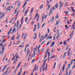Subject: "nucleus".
I'll return each mask as SVG.
<instances>
[{"label": "nucleus", "mask_w": 75, "mask_h": 75, "mask_svg": "<svg viewBox=\"0 0 75 75\" xmlns=\"http://www.w3.org/2000/svg\"><path fill=\"white\" fill-rule=\"evenodd\" d=\"M35 37H34V38H37V33H35Z\"/></svg>", "instance_id": "30"}, {"label": "nucleus", "mask_w": 75, "mask_h": 75, "mask_svg": "<svg viewBox=\"0 0 75 75\" xmlns=\"http://www.w3.org/2000/svg\"><path fill=\"white\" fill-rule=\"evenodd\" d=\"M67 23H68V24H70V23H69V20L67 21Z\"/></svg>", "instance_id": "55"}, {"label": "nucleus", "mask_w": 75, "mask_h": 75, "mask_svg": "<svg viewBox=\"0 0 75 75\" xmlns=\"http://www.w3.org/2000/svg\"><path fill=\"white\" fill-rule=\"evenodd\" d=\"M36 67H37V65H35L34 69H35V71H37L38 69V68H39V66H38L36 68Z\"/></svg>", "instance_id": "6"}, {"label": "nucleus", "mask_w": 75, "mask_h": 75, "mask_svg": "<svg viewBox=\"0 0 75 75\" xmlns=\"http://www.w3.org/2000/svg\"><path fill=\"white\" fill-rule=\"evenodd\" d=\"M14 37H15V35H13L12 38H11V41L12 40H14Z\"/></svg>", "instance_id": "15"}, {"label": "nucleus", "mask_w": 75, "mask_h": 75, "mask_svg": "<svg viewBox=\"0 0 75 75\" xmlns=\"http://www.w3.org/2000/svg\"><path fill=\"white\" fill-rule=\"evenodd\" d=\"M52 9V10H53V11H55V8H54V7H53Z\"/></svg>", "instance_id": "41"}, {"label": "nucleus", "mask_w": 75, "mask_h": 75, "mask_svg": "<svg viewBox=\"0 0 75 75\" xmlns=\"http://www.w3.org/2000/svg\"><path fill=\"white\" fill-rule=\"evenodd\" d=\"M14 18L13 17V18H12L11 20L10 21V23H11V22H12V21H13V20H14Z\"/></svg>", "instance_id": "24"}, {"label": "nucleus", "mask_w": 75, "mask_h": 75, "mask_svg": "<svg viewBox=\"0 0 75 75\" xmlns=\"http://www.w3.org/2000/svg\"><path fill=\"white\" fill-rule=\"evenodd\" d=\"M46 4H50V1H47V2L46 3Z\"/></svg>", "instance_id": "62"}, {"label": "nucleus", "mask_w": 75, "mask_h": 75, "mask_svg": "<svg viewBox=\"0 0 75 75\" xmlns=\"http://www.w3.org/2000/svg\"><path fill=\"white\" fill-rule=\"evenodd\" d=\"M30 50L29 49V48H28L27 50V55L28 56V54L30 53Z\"/></svg>", "instance_id": "3"}, {"label": "nucleus", "mask_w": 75, "mask_h": 75, "mask_svg": "<svg viewBox=\"0 0 75 75\" xmlns=\"http://www.w3.org/2000/svg\"><path fill=\"white\" fill-rule=\"evenodd\" d=\"M40 50H38V51L37 53V55H38V54H40Z\"/></svg>", "instance_id": "31"}, {"label": "nucleus", "mask_w": 75, "mask_h": 75, "mask_svg": "<svg viewBox=\"0 0 75 75\" xmlns=\"http://www.w3.org/2000/svg\"><path fill=\"white\" fill-rule=\"evenodd\" d=\"M26 4H27V3H25L23 5V7H25V5H26Z\"/></svg>", "instance_id": "37"}, {"label": "nucleus", "mask_w": 75, "mask_h": 75, "mask_svg": "<svg viewBox=\"0 0 75 75\" xmlns=\"http://www.w3.org/2000/svg\"><path fill=\"white\" fill-rule=\"evenodd\" d=\"M45 25V23H44L43 24V25H42V28H43L44 27Z\"/></svg>", "instance_id": "32"}, {"label": "nucleus", "mask_w": 75, "mask_h": 75, "mask_svg": "<svg viewBox=\"0 0 75 75\" xmlns=\"http://www.w3.org/2000/svg\"><path fill=\"white\" fill-rule=\"evenodd\" d=\"M73 61H74V59L72 58L71 62V65H72V64Z\"/></svg>", "instance_id": "19"}, {"label": "nucleus", "mask_w": 75, "mask_h": 75, "mask_svg": "<svg viewBox=\"0 0 75 75\" xmlns=\"http://www.w3.org/2000/svg\"><path fill=\"white\" fill-rule=\"evenodd\" d=\"M18 61V59H15L14 60V61L13 62V65H15V64H16V62H17V61Z\"/></svg>", "instance_id": "4"}, {"label": "nucleus", "mask_w": 75, "mask_h": 75, "mask_svg": "<svg viewBox=\"0 0 75 75\" xmlns=\"http://www.w3.org/2000/svg\"><path fill=\"white\" fill-rule=\"evenodd\" d=\"M64 70H65V65H64L62 67L63 72H64Z\"/></svg>", "instance_id": "18"}, {"label": "nucleus", "mask_w": 75, "mask_h": 75, "mask_svg": "<svg viewBox=\"0 0 75 75\" xmlns=\"http://www.w3.org/2000/svg\"><path fill=\"white\" fill-rule=\"evenodd\" d=\"M26 71H25L24 72V73H23V75H25V73H26Z\"/></svg>", "instance_id": "64"}, {"label": "nucleus", "mask_w": 75, "mask_h": 75, "mask_svg": "<svg viewBox=\"0 0 75 75\" xmlns=\"http://www.w3.org/2000/svg\"><path fill=\"white\" fill-rule=\"evenodd\" d=\"M45 42V41H44L43 42H42L41 43V45H42L43 44H44V42Z\"/></svg>", "instance_id": "44"}, {"label": "nucleus", "mask_w": 75, "mask_h": 75, "mask_svg": "<svg viewBox=\"0 0 75 75\" xmlns=\"http://www.w3.org/2000/svg\"><path fill=\"white\" fill-rule=\"evenodd\" d=\"M70 64H69L68 65V69H69V68H70Z\"/></svg>", "instance_id": "28"}, {"label": "nucleus", "mask_w": 75, "mask_h": 75, "mask_svg": "<svg viewBox=\"0 0 75 75\" xmlns=\"http://www.w3.org/2000/svg\"><path fill=\"white\" fill-rule=\"evenodd\" d=\"M61 63H60L59 64V65L58 66V68H60V67H61Z\"/></svg>", "instance_id": "36"}, {"label": "nucleus", "mask_w": 75, "mask_h": 75, "mask_svg": "<svg viewBox=\"0 0 75 75\" xmlns=\"http://www.w3.org/2000/svg\"><path fill=\"white\" fill-rule=\"evenodd\" d=\"M40 23H39V22H38V29L40 28Z\"/></svg>", "instance_id": "16"}, {"label": "nucleus", "mask_w": 75, "mask_h": 75, "mask_svg": "<svg viewBox=\"0 0 75 75\" xmlns=\"http://www.w3.org/2000/svg\"><path fill=\"white\" fill-rule=\"evenodd\" d=\"M52 9H51L50 10V13H52Z\"/></svg>", "instance_id": "45"}, {"label": "nucleus", "mask_w": 75, "mask_h": 75, "mask_svg": "<svg viewBox=\"0 0 75 75\" xmlns=\"http://www.w3.org/2000/svg\"><path fill=\"white\" fill-rule=\"evenodd\" d=\"M39 18H40V17H39V16H38L37 17V21H38L39 20Z\"/></svg>", "instance_id": "23"}, {"label": "nucleus", "mask_w": 75, "mask_h": 75, "mask_svg": "<svg viewBox=\"0 0 75 75\" xmlns=\"http://www.w3.org/2000/svg\"><path fill=\"white\" fill-rule=\"evenodd\" d=\"M69 74H71V69L70 70L69 72Z\"/></svg>", "instance_id": "60"}, {"label": "nucleus", "mask_w": 75, "mask_h": 75, "mask_svg": "<svg viewBox=\"0 0 75 75\" xmlns=\"http://www.w3.org/2000/svg\"><path fill=\"white\" fill-rule=\"evenodd\" d=\"M5 58H6V56H4V58H3V59L2 60V61L3 62L4 61Z\"/></svg>", "instance_id": "50"}, {"label": "nucleus", "mask_w": 75, "mask_h": 75, "mask_svg": "<svg viewBox=\"0 0 75 75\" xmlns=\"http://www.w3.org/2000/svg\"><path fill=\"white\" fill-rule=\"evenodd\" d=\"M47 35H48V34H46L45 35L44 37V39H45V38H46V37H47Z\"/></svg>", "instance_id": "33"}, {"label": "nucleus", "mask_w": 75, "mask_h": 75, "mask_svg": "<svg viewBox=\"0 0 75 75\" xmlns=\"http://www.w3.org/2000/svg\"><path fill=\"white\" fill-rule=\"evenodd\" d=\"M47 30L48 31V33H49L50 32V29H49V28H47Z\"/></svg>", "instance_id": "43"}, {"label": "nucleus", "mask_w": 75, "mask_h": 75, "mask_svg": "<svg viewBox=\"0 0 75 75\" xmlns=\"http://www.w3.org/2000/svg\"><path fill=\"white\" fill-rule=\"evenodd\" d=\"M27 51V48L25 47V50H24V52L25 53Z\"/></svg>", "instance_id": "40"}, {"label": "nucleus", "mask_w": 75, "mask_h": 75, "mask_svg": "<svg viewBox=\"0 0 75 75\" xmlns=\"http://www.w3.org/2000/svg\"><path fill=\"white\" fill-rule=\"evenodd\" d=\"M53 38H54L53 41H54L55 40V35H54V37Z\"/></svg>", "instance_id": "54"}, {"label": "nucleus", "mask_w": 75, "mask_h": 75, "mask_svg": "<svg viewBox=\"0 0 75 75\" xmlns=\"http://www.w3.org/2000/svg\"><path fill=\"white\" fill-rule=\"evenodd\" d=\"M65 55H66V52H64V54L63 56V57L64 58H65Z\"/></svg>", "instance_id": "26"}, {"label": "nucleus", "mask_w": 75, "mask_h": 75, "mask_svg": "<svg viewBox=\"0 0 75 75\" xmlns=\"http://www.w3.org/2000/svg\"><path fill=\"white\" fill-rule=\"evenodd\" d=\"M17 25V23H15L14 26V27H16V25Z\"/></svg>", "instance_id": "59"}, {"label": "nucleus", "mask_w": 75, "mask_h": 75, "mask_svg": "<svg viewBox=\"0 0 75 75\" xmlns=\"http://www.w3.org/2000/svg\"><path fill=\"white\" fill-rule=\"evenodd\" d=\"M9 68H10V67H9L6 69V71L4 73L5 74H7V73L8 72Z\"/></svg>", "instance_id": "5"}, {"label": "nucleus", "mask_w": 75, "mask_h": 75, "mask_svg": "<svg viewBox=\"0 0 75 75\" xmlns=\"http://www.w3.org/2000/svg\"><path fill=\"white\" fill-rule=\"evenodd\" d=\"M58 3H57V4L55 6V7L56 8H58V4H57Z\"/></svg>", "instance_id": "38"}, {"label": "nucleus", "mask_w": 75, "mask_h": 75, "mask_svg": "<svg viewBox=\"0 0 75 75\" xmlns=\"http://www.w3.org/2000/svg\"><path fill=\"white\" fill-rule=\"evenodd\" d=\"M56 62L54 63V66L53 67V69H55V66L56 65Z\"/></svg>", "instance_id": "25"}, {"label": "nucleus", "mask_w": 75, "mask_h": 75, "mask_svg": "<svg viewBox=\"0 0 75 75\" xmlns=\"http://www.w3.org/2000/svg\"><path fill=\"white\" fill-rule=\"evenodd\" d=\"M55 57V55H53L52 57H50V59H52L54 57Z\"/></svg>", "instance_id": "39"}, {"label": "nucleus", "mask_w": 75, "mask_h": 75, "mask_svg": "<svg viewBox=\"0 0 75 75\" xmlns=\"http://www.w3.org/2000/svg\"><path fill=\"white\" fill-rule=\"evenodd\" d=\"M67 43V41L65 40L63 42L64 44V45H65V43Z\"/></svg>", "instance_id": "48"}, {"label": "nucleus", "mask_w": 75, "mask_h": 75, "mask_svg": "<svg viewBox=\"0 0 75 75\" xmlns=\"http://www.w3.org/2000/svg\"><path fill=\"white\" fill-rule=\"evenodd\" d=\"M71 52H67V55L68 56H69V55H71Z\"/></svg>", "instance_id": "14"}, {"label": "nucleus", "mask_w": 75, "mask_h": 75, "mask_svg": "<svg viewBox=\"0 0 75 75\" xmlns=\"http://www.w3.org/2000/svg\"><path fill=\"white\" fill-rule=\"evenodd\" d=\"M19 38H20V35H18L17 37V38H18V39Z\"/></svg>", "instance_id": "53"}, {"label": "nucleus", "mask_w": 75, "mask_h": 75, "mask_svg": "<svg viewBox=\"0 0 75 75\" xmlns=\"http://www.w3.org/2000/svg\"><path fill=\"white\" fill-rule=\"evenodd\" d=\"M4 50H5V48L4 47L3 48L2 52H4Z\"/></svg>", "instance_id": "42"}, {"label": "nucleus", "mask_w": 75, "mask_h": 75, "mask_svg": "<svg viewBox=\"0 0 75 75\" xmlns=\"http://www.w3.org/2000/svg\"><path fill=\"white\" fill-rule=\"evenodd\" d=\"M55 44V42H53L51 44V47H53L54 45Z\"/></svg>", "instance_id": "21"}, {"label": "nucleus", "mask_w": 75, "mask_h": 75, "mask_svg": "<svg viewBox=\"0 0 75 75\" xmlns=\"http://www.w3.org/2000/svg\"><path fill=\"white\" fill-rule=\"evenodd\" d=\"M21 62L19 63L18 64V66L16 67V68L15 69V71H17V69L19 67H20V65H21Z\"/></svg>", "instance_id": "2"}, {"label": "nucleus", "mask_w": 75, "mask_h": 75, "mask_svg": "<svg viewBox=\"0 0 75 75\" xmlns=\"http://www.w3.org/2000/svg\"><path fill=\"white\" fill-rule=\"evenodd\" d=\"M6 37V36H3L2 37V39H3V40H4V38H5Z\"/></svg>", "instance_id": "52"}, {"label": "nucleus", "mask_w": 75, "mask_h": 75, "mask_svg": "<svg viewBox=\"0 0 75 75\" xmlns=\"http://www.w3.org/2000/svg\"><path fill=\"white\" fill-rule=\"evenodd\" d=\"M20 3L21 2H19L18 4V7H20Z\"/></svg>", "instance_id": "56"}, {"label": "nucleus", "mask_w": 75, "mask_h": 75, "mask_svg": "<svg viewBox=\"0 0 75 75\" xmlns=\"http://www.w3.org/2000/svg\"><path fill=\"white\" fill-rule=\"evenodd\" d=\"M7 65H6V66H5L3 68V70H5L6 69V68H7Z\"/></svg>", "instance_id": "20"}, {"label": "nucleus", "mask_w": 75, "mask_h": 75, "mask_svg": "<svg viewBox=\"0 0 75 75\" xmlns=\"http://www.w3.org/2000/svg\"><path fill=\"white\" fill-rule=\"evenodd\" d=\"M45 62L42 65V66H41V68H43L45 66Z\"/></svg>", "instance_id": "13"}, {"label": "nucleus", "mask_w": 75, "mask_h": 75, "mask_svg": "<svg viewBox=\"0 0 75 75\" xmlns=\"http://www.w3.org/2000/svg\"><path fill=\"white\" fill-rule=\"evenodd\" d=\"M35 55V52H34L33 54V57H34Z\"/></svg>", "instance_id": "27"}, {"label": "nucleus", "mask_w": 75, "mask_h": 75, "mask_svg": "<svg viewBox=\"0 0 75 75\" xmlns=\"http://www.w3.org/2000/svg\"><path fill=\"white\" fill-rule=\"evenodd\" d=\"M59 24V22H58V21H56V24H55V25H58Z\"/></svg>", "instance_id": "17"}, {"label": "nucleus", "mask_w": 75, "mask_h": 75, "mask_svg": "<svg viewBox=\"0 0 75 75\" xmlns=\"http://www.w3.org/2000/svg\"><path fill=\"white\" fill-rule=\"evenodd\" d=\"M59 16H58V14H57V16L55 17L56 18H58Z\"/></svg>", "instance_id": "29"}, {"label": "nucleus", "mask_w": 75, "mask_h": 75, "mask_svg": "<svg viewBox=\"0 0 75 75\" xmlns=\"http://www.w3.org/2000/svg\"><path fill=\"white\" fill-rule=\"evenodd\" d=\"M19 21H18V20H17V24L16 25V27H18V24H19Z\"/></svg>", "instance_id": "22"}, {"label": "nucleus", "mask_w": 75, "mask_h": 75, "mask_svg": "<svg viewBox=\"0 0 75 75\" xmlns=\"http://www.w3.org/2000/svg\"><path fill=\"white\" fill-rule=\"evenodd\" d=\"M17 9H15V14H16V13H17Z\"/></svg>", "instance_id": "46"}, {"label": "nucleus", "mask_w": 75, "mask_h": 75, "mask_svg": "<svg viewBox=\"0 0 75 75\" xmlns=\"http://www.w3.org/2000/svg\"><path fill=\"white\" fill-rule=\"evenodd\" d=\"M65 27H66V28L65 29L66 30H67V29H68V26H67V25H66L65 26Z\"/></svg>", "instance_id": "51"}, {"label": "nucleus", "mask_w": 75, "mask_h": 75, "mask_svg": "<svg viewBox=\"0 0 75 75\" xmlns=\"http://www.w3.org/2000/svg\"><path fill=\"white\" fill-rule=\"evenodd\" d=\"M68 49V45L67 46V47L65 49V51H67Z\"/></svg>", "instance_id": "34"}, {"label": "nucleus", "mask_w": 75, "mask_h": 75, "mask_svg": "<svg viewBox=\"0 0 75 75\" xmlns=\"http://www.w3.org/2000/svg\"><path fill=\"white\" fill-rule=\"evenodd\" d=\"M16 32L17 31V30H16V28H14L13 30H12V33L13 34L14 33V32Z\"/></svg>", "instance_id": "8"}, {"label": "nucleus", "mask_w": 75, "mask_h": 75, "mask_svg": "<svg viewBox=\"0 0 75 75\" xmlns=\"http://www.w3.org/2000/svg\"><path fill=\"white\" fill-rule=\"evenodd\" d=\"M12 27H11V28L10 29L9 31H8V35H9V34H10V32L12 30Z\"/></svg>", "instance_id": "7"}, {"label": "nucleus", "mask_w": 75, "mask_h": 75, "mask_svg": "<svg viewBox=\"0 0 75 75\" xmlns=\"http://www.w3.org/2000/svg\"><path fill=\"white\" fill-rule=\"evenodd\" d=\"M54 48H53L52 50V52H54Z\"/></svg>", "instance_id": "61"}, {"label": "nucleus", "mask_w": 75, "mask_h": 75, "mask_svg": "<svg viewBox=\"0 0 75 75\" xmlns=\"http://www.w3.org/2000/svg\"><path fill=\"white\" fill-rule=\"evenodd\" d=\"M36 27H37V25H34V29L33 30L34 32L35 31V30H36Z\"/></svg>", "instance_id": "12"}, {"label": "nucleus", "mask_w": 75, "mask_h": 75, "mask_svg": "<svg viewBox=\"0 0 75 75\" xmlns=\"http://www.w3.org/2000/svg\"><path fill=\"white\" fill-rule=\"evenodd\" d=\"M62 7V6L61 5H60V6L59 7V10H61V7Z\"/></svg>", "instance_id": "63"}, {"label": "nucleus", "mask_w": 75, "mask_h": 75, "mask_svg": "<svg viewBox=\"0 0 75 75\" xmlns=\"http://www.w3.org/2000/svg\"><path fill=\"white\" fill-rule=\"evenodd\" d=\"M74 31H73V32H71V33H70V37H72V36H73V34H74Z\"/></svg>", "instance_id": "10"}, {"label": "nucleus", "mask_w": 75, "mask_h": 75, "mask_svg": "<svg viewBox=\"0 0 75 75\" xmlns=\"http://www.w3.org/2000/svg\"><path fill=\"white\" fill-rule=\"evenodd\" d=\"M50 8V5H49L47 7L48 10H49V8Z\"/></svg>", "instance_id": "57"}, {"label": "nucleus", "mask_w": 75, "mask_h": 75, "mask_svg": "<svg viewBox=\"0 0 75 75\" xmlns=\"http://www.w3.org/2000/svg\"><path fill=\"white\" fill-rule=\"evenodd\" d=\"M44 17H45V15H43L42 16V22H43V21H44Z\"/></svg>", "instance_id": "11"}, {"label": "nucleus", "mask_w": 75, "mask_h": 75, "mask_svg": "<svg viewBox=\"0 0 75 75\" xmlns=\"http://www.w3.org/2000/svg\"><path fill=\"white\" fill-rule=\"evenodd\" d=\"M5 42V40H4L2 41V44H4V42Z\"/></svg>", "instance_id": "35"}, {"label": "nucleus", "mask_w": 75, "mask_h": 75, "mask_svg": "<svg viewBox=\"0 0 75 75\" xmlns=\"http://www.w3.org/2000/svg\"><path fill=\"white\" fill-rule=\"evenodd\" d=\"M23 37H24V40H25V39H26V38L27 37V33H24L22 35V37L23 38Z\"/></svg>", "instance_id": "1"}, {"label": "nucleus", "mask_w": 75, "mask_h": 75, "mask_svg": "<svg viewBox=\"0 0 75 75\" xmlns=\"http://www.w3.org/2000/svg\"><path fill=\"white\" fill-rule=\"evenodd\" d=\"M42 40H44V35H42V39L41 38H40V41H39V42H41V41H42Z\"/></svg>", "instance_id": "9"}, {"label": "nucleus", "mask_w": 75, "mask_h": 75, "mask_svg": "<svg viewBox=\"0 0 75 75\" xmlns=\"http://www.w3.org/2000/svg\"><path fill=\"white\" fill-rule=\"evenodd\" d=\"M35 61V59H33L32 61V63H33V62H34Z\"/></svg>", "instance_id": "58"}, {"label": "nucleus", "mask_w": 75, "mask_h": 75, "mask_svg": "<svg viewBox=\"0 0 75 75\" xmlns=\"http://www.w3.org/2000/svg\"><path fill=\"white\" fill-rule=\"evenodd\" d=\"M47 54L48 55V57H49L50 56V52H48Z\"/></svg>", "instance_id": "47"}, {"label": "nucleus", "mask_w": 75, "mask_h": 75, "mask_svg": "<svg viewBox=\"0 0 75 75\" xmlns=\"http://www.w3.org/2000/svg\"><path fill=\"white\" fill-rule=\"evenodd\" d=\"M73 11V13H75V10L73 9H71Z\"/></svg>", "instance_id": "49"}]
</instances>
